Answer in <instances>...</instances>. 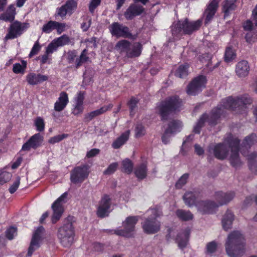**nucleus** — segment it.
<instances>
[{
	"instance_id": "nucleus-49",
	"label": "nucleus",
	"mask_w": 257,
	"mask_h": 257,
	"mask_svg": "<svg viewBox=\"0 0 257 257\" xmlns=\"http://www.w3.org/2000/svg\"><path fill=\"white\" fill-rule=\"evenodd\" d=\"M12 177V174L7 171H3L0 174V184H3L9 181Z\"/></svg>"
},
{
	"instance_id": "nucleus-14",
	"label": "nucleus",
	"mask_w": 257,
	"mask_h": 257,
	"mask_svg": "<svg viewBox=\"0 0 257 257\" xmlns=\"http://www.w3.org/2000/svg\"><path fill=\"white\" fill-rule=\"evenodd\" d=\"M68 195L67 192L64 193L52 204V208L53 214L52 216V222L56 223L61 218L63 212V204L65 202V199Z\"/></svg>"
},
{
	"instance_id": "nucleus-15",
	"label": "nucleus",
	"mask_w": 257,
	"mask_h": 257,
	"mask_svg": "<svg viewBox=\"0 0 257 257\" xmlns=\"http://www.w3.org/2000/svg\"><path fill=\"white\" fill-rule=\"evenodd\" d=\"M77 8V3L75 0H68L65 4L56 10L55 17L65 18L66 15H71Z\"/></svg>"
},
{
	"instance_id": "nucleus-16",
	"label": "nucleus",
	"mask_w": 257,
	"mask_h": 257,
	"mask_svg": "<svg viewBox=\"0 0 257 257\" xmlns=\"http://www.w3.org/2000/svg\"><path fill=\"white\" fill-rule=\"evenodd\" d=\"M206 77L201 75L194 78L187 86V93L189 95H195L205 86Z\"/></svg>"
},
{
	"instance_id": "nucleus-48",
	"label": "nucleus",
	"mask_w": 257,
	"mask_h": 257,
	"mask_svg": "<svg viewBox=\"0 0 257 257\" xmlns=\"http://www.w3.org/2000/svg\"><path fill=\"white\" fill-rule=\"evenodd\" d=\"M68 137V135L66 134H63L61 135H58L53 137L51 138L48 140V143L51 144H54L55 143H59L63 140L67 138Z\"/></svg>"
},
{
	"instance_id": "nucleus-3",
	"label": "nucleus",
	"mask_w": 257,
	"mask_h": 257,
	"mask_svg": "<svg viewBox=\"0 0 257 257\" xmlns=\"http://www.w3.org/2000/svg\"><path fill=\"white\" fill-rule=\"evenodd\" d=\"M225 250L229 257H240L244 251V238L238 231H233L227 237Z\"/></svg>"
},
{
	"instance_id": "nucleus-8",
	"label": "nucleus",
	"mask_w": 257,
	"mask_h": 257,
	"mask_svg": "<svg viewBox=\"0 0 257 257\" xmlns=\"http://www.w3.org/2000/svg\"><path fill=\"white\" fill-rule=\"evenodd\" d=\"M181 103V100L177 96L170 97L162 101L158 106L162 119H167L170 114L178 110Z\"/></svg>"
},
{
	"instance_id": "nucleus-53",
	"label": "nucleus",
	"mask_w": 257,
	"mask_h": 257,
	"mask_svg": "<svg viewBox=\"0 0 257 257\" xmlns=\"http://www.w3.org/2000/svg\"><path fill=\"white\" fill-rule=\"evenodd\" d=\"M135 133L137 138H140L144 136L146 134L144 127L141 124H137L135 128Z\"/></svg>"
},
{
	"instance_id": "nucleus-42",
	"label": "nucleus",
	"mask_w": 257,
	"mask_h": 257,
	"mask_svg": "<svg viewBox=\"0 0 257 257\" xmlns=\"http://www.w3.org/2000/svg\"><path fill=\"white\" fill-rule=\"evenodd\" d=\"M56 21H49L48 23L44 24L42 28V32L46 34H49L53 30H55Z\"/></svg>"
},
{
	"instance_id": "nucleus-52",
	"label": "nucleus",
	"mask_w": 257,
	"mask_h": 257,
	"mask_svg": "<svg viewBox=\"0 0 257 257\" xmlns=\"http://www.w3.org/2000/svg\"><path fill=\"white\" fill-rule=\"evenodd\" d=\"M67 28L68 26L65 23H60L56 21L55 30H56L58 34H62Z\"/></svg>"
},
{
	"instance_id": "nucleus-44",
	"label": "nucleus",
	"mask_w": 257,
	"mask_h": 257,
	"mask_svg": "<svg viewBox=\"0 0 257 257\" xmlns=\"http://www.w3.org/2000/svg\"><path fill=\"white\" fill-rule=\"evenodd\" d=\"M235 57L236 54L234 50L230 47H227L224 55V60L226 62H229L234 59Z\"/></svg>"
},
{
	"instance_id": "nucleus-58",
	"label": "nucleus",
	"mask_w": 257,
	"mask_h": 257,
	"mask_svg": "<svg viewBox=\"0 0 257 257\" xmlns=\"http://www.w3.org/2000/svg\"><path fill=\"white\" fill-rule=\"evenodd\" d=\"M101 0H91L89 5V11L93 14L95 9L100 4Z\"/></svg>"
},
{
	"instance_id": "nucleus-28",
	"label": "nucleus",
	"mask_w": 257,
	"mask_h": 257,
	"mask_svg": "<svg viewBox=\"0 0 257 257\" xmlns=\"http://www.w3.org/2000/svg\"><path fill=\"white\" fill-rule=\"evenodd\" d=\"M234 197V193L233 192L224 193L218 192L215 193V198L217 202L218 206L225 204L230 201Z\"/></svg>"
},
{
	"instance_id": "nucleus-34",
	"label": "nucleus",
	"mask_w": 257,
	"mask_h": 257,
	"mask_svg": "<svg viewBox=\"0 0 257 257\" xmlns=\"http://www.w3.org/2000/svg\"><path fill=\"white\" fill-rule=\"evenodd\" d=\"M147 166L145 163L137 166L134 170L136 177L140 180H143L147 177Z\"/></svg>"
},
{
	"instance_id": "nucleus-18",
	"label": "nucleus",
	"mask_w": 257,
	"mask_h": 257,
	"mask_svg": "<svg viewBox=\"0 0 257 257\" xmlns=\"http://www.w3.org/2000/svg\"><path fill=\"white\" fill-rule=\"evenodd\" d=\"M43 140L44 138L40 134H36L23 145L21 150L29 151L32 148L36 149L41 145Z\"/></svg>"
},
{
	"instance_id": "nucleus-33",
	"label": "nucleus",
	"mask_w": 257,
	"mask_h": 257,
	"mask_svg": "<svg viewBox=\"0 0 257 257\" xmlns=\"http://www.w3.org/2000/svg\"><path fill=\"white\" fill-rule=\"evenodd\" d=\"M130 131L129 130L125 132L117 138L112 144V147L115 149H119L124 145L129 138Z\"/></svg>"
},
{
	"instance_id": "nucleus-10",
	"label": "nucleus",
	"mask_w": 257,
	"mask_h": 257,
	"mask_svg": "<svg viewBox=\"0 0 257 257\" xmlns=\"http://www.w3.org/2000/svg\"><path fill=\"white\" fill-rule=\"evenodd\" d=\"M89 166L82 165L76 166L70 172V180L74 184H80L86 180L89 175Z\"/></svg>"
},
{
	"instance_id": "nucleus-56",
	"label": "nucleus",
	"mask_w": 257,
	"mask_h": 257,
	"mask_svg": "<svg viewBox=\"0 0 257 257\" xmlns=\"http://www.w3.org/2000/svg\"><path fill=\"white\" fill-rule=\"evenodd\" d=\"M58 47L53 40L47 47L46 50V53L51 54L54 52L56 51Z\"/></svg>"
},
{
	"instance_id": "nucleus-23",
	"label": "nucleus",
	"mask_w": 257,
	"mask_h": 257,
	"mask_svg": "<svg viewBox=\"0 0 257 257\" xmlns=\"http://www.w3.org/2000/svg\"><path fill=\"white\" fill-rule=\"evenodd\" d=\"M218 3L216 0H212L207 5L204 12L205 25H207L210 22L213 18L216 12Z\"/></svg>"
},
{
	"instance_id": "nucleus-59",
	"label": "nucleus",
	"mask_w": 257,
	"mask_h": 257,
	"mask_svg": "<svg viewBox=\"0 0 257 257\" xmlns=\"http://www.w3.org/2000/svg\"><path fill=\"white\" fill-rule=\"evenodd\" d=\"M217 244L215 241H211L206 245L207 252L209 254L214 252L216 249Z\"/></svg>"
},
{
	"instance_id": "nucleus-61",
	"label": "nucleus",
	"mask_w": 257,
	"mask_h": 257,
	"mask_svg": "<svg viewBox=\"0 0 257 257\" xmlns=\"http://www.w3.org/2000/svg\"><path fill=\"white\" fill-rule=\"evenodd\" d=\"M50 54L46 53V51L45 52V53L41 57H39L38 58L40 60L41 64H44L46 63H48L50 64L51 59L49 57V55Z\"/></svg>"
},
{
	"instance_id": "nucleus-60",
	"label": "nucleus",
	"mask_w": 257,
	"mask_h": 257,
	"mask_svg": "<svg viewBox=\"0 0 257 257\" xmlns=\"http://www.w3.org/2000/svg\"><path fill=\"white\" fill-rule=\"evenodd\" d=\"M255 27L254 22L250 20H247L243 25V27L245 31H251Z\"/></svg>"
},
{
	"instance_id": "nucleus-21",
	"label": "nucleus",
	"mask_w": 257,
	"mask_h": 257,
	"mask_svg": "<svg viewBox=\"0 0 257 257\" xmlns=\"http://www.w3.org/2000/svg\"><path fill=\"white\" fill-rule=\"evenodd\" d=\"M44 230V228L42 226L38 227L35 230L29 247L28 256H31L33 252L39 247V240L41 238V235Z\"/></svg>"
},
{
	"instance_id": "nucleus-1",
	"label": "nucleus",
	"mask_w": 257,
	"mask_h": 257,
	"mask_svg": "<svg viewBox=\"0 0 257 257\" xmlns=\"http://www.w3.org/2000/svg\"><path fill=\"white\" fill-rule=\"evenodd\" d=\"M252 103L251 98L247 94L234 97L229 96L223 99L220 104L212 110L209 115L207 114L202 115L194 127L193 132L199 134L201 128L207 119L210 124H215L218 118L224 112V109H229L236 114H246L247 105Z\"/></svg>"
},
{
	"instance_id": "nucleus-4",
	"label": "nucleus",
	"mask_w": 257,
	"mask_h": 257,
	"mask_svg": "<svg viewBox=\"0 0 257 257\" xmlns=\"http://www.w3.org/2000/svg\"><path fill=\"white\" fill-rule=\"evenodd\" d=\"M73 219V217L70 216L65 218L58 230L57 237L60 243L65 247H70L74 242L75 234Z\"/></svg>"
},
{
	"instance_id": "nucleus-30",
	"label": "nucleus",
	"mask_w": 257,
	"mask_h": 257,
	"mask_svg": "<svg viewBox=\"0 0 257 257\" xmlns=\"http://www.w3.org/2000/svg\"><path fill=\"white\" fill-rule=\"evenodd\" d=\"M190 234V230L186 229L180 232L176 238V242L178 243V246L183 248L187 245Z\"/></svg>"
},
{
	"instance_id": "nucleus-22",
	"label": "nucleus",
	"mask_w": 257,
	"mask_h": 257,
	"mask_svg": "<svg viewBox=\"0 0 257 257\" xmlns=\"http://www.w3.org/2000/svg\"><path fill=\"white\" fill-rule=\"evenodd\" d=\"M240 151L243 156L246 158L248 161V166L251 171L255 174L257 173V152L254 151L249 153L247 150L244 151L240 149Z\"/></svg>"
},
{
	"instance_id": "nucleus-2",
	"label": "nucleus",
	"mask_w": 257,
	"mask_h": 257,
	"mask_svg": "<svg viewBox=\"0 0 257 257\" xmlns=\"http://www.w3.org/2000/svg\"><path fill=\"white\" fill-rule=\"evenodd\" d=\"M240 141L229 134L224 138L223 142L215 145L213 148H209L213 151L214 156L218 159H225L228 154L229 149L230 150L229 161L231 165L237 168L241 165V162L239 157V144Z\"/></svg>"
},
{
	"instance_id": "nucleus-17",
	"label": "nucleus",
	"mask_w": 257,
	"mask_h": 257,
	"mask_svg": "<svg viewBox=\"0 0 257 257\" xmlns=\"http://www.w3.org/2000/svg\"><path fill=\"white\" fill-rule=\"evenodd\" d=\"M110 205L111 199L110 197L106 194L104 195L100 201L97 209V214L98 216L103 218L107 216L109 213Z\"/></svg>"
},
{
	"instance_id": "nucleus-47",
	"label": "nucleus",
	"mask_w": 257,
	"mask_h": 257,
	"mask_svg": "<svg viewBox=\"0 0 257 257\" xmlns=\"http://www.w3.org/2000/svg\"><path fill=\"white\" fill-rule=\"evenodd\" d=\"M189 178V174L185 173L183 174L178 180L175 184L176 188L177 189L181 188L187 182Z\"/></svg>"
},
{
	"instance_id": "nucleus-27",
	"label": "nucleus",
	"mask_w": 257,
	"mask_h": 257,
	"mask_svg": "<svg viewBox=\"0 0 257 257\" xmlns=\"http://www.w3.org/2000/svg\"><path fill=\"white\" fill-rule=\"evenodd\" d=\"M250 67L247 61L242 60L236 65L235 73L238 77L243 78L247 76L249 72Z\"/></svg>"
},
{
	"instance_id": "nucleus-54",
	"label": "nucleus",
	"mask_w": 257,
	"mask_h": 257,
	"mask_svg": "<svg viewBox=\"0 0 257 257\" xmlns=\"http://www.w3.org/2000/svg\"><path fill=\"white\" fill-rule=\"evenodd\" d=\"M17 234V229L16 227H11L6 231V236L9 239H12Z\"/></svg>"
},
{
	"instance_id": "nucleus-11",
	"label": "nucleus",
	"mask_w": 257,
	"mask_h": 257,
	"mask_svg": "<svg viewBox=\"0 0 257 257\" xmlns=\"http://www.w3.org/2000/svg\"><path fill=\"white\" fill-rule=\"evenodd\" d=\"M139 219L138 216H130L127 217L123 222V229L114 230V233L120 236L131 237L135 231V225Z\"/></svg>"
},
{
	"instance_id": "nucleus-5",
	"label": "nucleus",
	"mask_w": 257,
	"mask_h": 257,
	"mask_svg": "<svg viewBox=\"0 0 257 257\" xmlns=\"http://www.w3.org/2000/svg\"><path fill=\"white\" fill-rule=\"evenodd\" d=\"M142 45L139 42L132 43L126 40L118 41L114 47L115 50L121 56L126 58L138 57L141 54Z\"/></svg>"
},
{
	"instance_id": "nucleus-41",
	"label": "nucleus",
	"mask_w": 257,
	"mask_h": 257,
	"mask_svg": "<svg viewBox=\"0 0 257 257\" xmlns=\"http://www.w3.org/2000/svg\"><path fill=\"white\" fill-rule=\"evenodd\" d=\"M181 125V122L180 121L172 120L169 123L168 127L166 130V133L172 134L176 132Z\"/></svg>"
},
{
	"instance_id": "nucleus-50",
	"label": "nucleus",
	"mask_w": 257,
	"mask_h": 257,
	"mask_svg": "<svg viewBox=\"0 0 257 257\" xmlns=\"http://www.w3.org/2000/svg\"><path fill=\"white\" fill-rule=\"evenodd\" d=\"M118 166V164L116 162L111 163L104 171L103 174L105 175H110L113 174L116 170Z\"/></svg>"
},
{
	"instance_id": "nucleus-7",
	"label": "nucleus",
	"mask_w": 257,
	"mask_h": 257,
	"mask_svg": "<svg viewBox=\"0 0 257 257\" xmlns=\"http://www.w3.org/2000/svg\"><path fill=\"white\" fill-rule=\"evenodd\" d=\"M202 21L200 19L195 21H189L187 19L183 21H179L173 23L172 26V32L174 36L184 34H191L198 30L201 26Z\"/></svg>"
},
{
	"instance_id": "nucleus-37",
	"label": "nucleus",
	"mask_w": 257,
	"mask_h": 257,
	"mask_svg": "<svg viewBox=\"0 0 257 257\" xmlns=\"http://www.w3.org/2000/svg\"><path fill=\"white\" fill-rule=\"evenodd\" d=\"M257 142V137L255 134H251L250 135L246 137L242 143V146L241 149H247L248 148L250 147L251 146L253 145ZM240 148H239V150Z\"/></svg>"
},
{
	"instance_id": "nucleus-12",
	"label": "nucleus",
	"mask_w": 257,
	"mask_h": 257,
	"mask_svg": "<svg viewBox=\"0 0 257 257\" xmlns=\"http://www.w3.org/2000/svg\"><path fill=\"white\" fill-rule=\"evenodd\" d=\"M109 30L112 36L117 38H134L129 28L119 23H112L109 27Z\"/></svg>"
},
{
	"instance_id": "nucleus-38",
	"label": "nucleus",
	"mask_w": 257,
	"mask_h": 257,
	"mask_svg": "<svg viewBox=\"0 0 257 257\" xmlns=\"http://www.w3.org/2000/svg\"><path fill=\"white\" fill-rule=\"evenodd\" d=\"M176 214L179 219L183 221L192 220L193 218V215L190 211L178 209L176 212Z\"/></svg>"
},
{
	"instance_id": "nucleus-62",
	"label": "nucleus",
	"mask_w": 257,
	"mask_h": 257,
	"mask_svg": "<svg viewBox=\"0 0 257 257\" xmlns=\"http://www.w3.org/2000/svg\"><path fill=\"white\" fill-rule=\"evenodd\" d=\"M87 20H88L87 22H83L81 25V28L84 32L87 31L89 29L91 24V18L87 17Z\"/></svg>"
},
{
	"instance_id": "nucleus-26",
	"label": "nucleus",
	"mask_w": 257,
	"mask_h": 257,
	"mask_svg": "<svg viewBox=\"0 0 257 257\" xmlns=\"http://www.w3.org/2000/svg\"><path fill=\"white\" fill-rule=\"evenodd\" d=\"M68 102V94L64 91H62L60 93L59 97L54 103V109L56 111H61L65 109Z\"/></svg>"
},
{
	"instance_id": "nucleus-36",
	"label": "nucleus",
	"mask_w": 257,
	"mask_h": 257,
	"mask_svg": "<svg viewBox=\"0 0 257 257\" xmlns=\"http://www.w3.org/2000/svg\"><path fill=\"white\" fill-rule=\"evenodd\" d=\"M197 194L195 192H188L186 193L183 196V200L185 203L189 207L192 206L196 203L197 199Z\"/></svg>"
},
{
	"instance_id": "nucleus-13",
	"label": "nucleus",
	"mask_w": 257,
	"mask_h": 257,
	"mask_svg": "<svg viewBox=\"0 0 257 257\" xmlns=\"http://www.w3.org/2000/svg\"><path fill=\"white\" fill-rule=\"evenodd\" d=\"M67 59L69 64L75 62L76 68H79L83 64L89 61L88 52L86 49L82 51L79 57H77V52L76 50L69 51L67 53Z\"/></svg>"
},
{
	"instance_id": "nucleus-40",
	"label": "nucleus",
	"mask_w": 257,
	"mask_h": 257,
	"mask_svg": "<svg viewBox=\"0 0 257 257\" xmlns=\"http://www.w3.org/2000/svg\"><path fill=\"white\" fill-rule=\"evenodd\" d=\"M122 171L128 174L132 172L134 164L132 161L129 159H125L122 161Z\"/></svg>"
},
{
	"instance_id": "nucleus-46",
	"label": "nucleus",
	"mask_w": 257,
	"mask_h": 257,
	"mask_svg": "<svg viewBox=\"0 0 257 257\" xmlns=\"http://www.w3.org/2000/svg\"><path fill=\"white\" fill-rule=\"evenodd\" d=\"M35 126L39 132H42L45 129L44 120L41 117H37L34 121Z\"/></svg>"
},
{
	"instance_id": "nucleus-51",
	"label": "nucleus",
	"mask_w": 257,
	"mask_h": 257,
	"mask_svg": "<svg viewBox=\"0 0 257 257\" xmlns=\"http://www.w3.org/2000/svg\"><path fill=\"white\" fill-rule=\"evenodd\" d=\"M138 102V100L135 97H133L131 98L130 100L128 102V105L130 109L131 115H134L135 112L134 111L137 107V104Z\"/></svg>"
},
{
	"instance_id": "nucleus-19",
	"label": "nucleus",
	"mask_w": 257,
	"mask_h": 257,
	"mask_svg": "<svg viewBox=\"0 0 257 257\" xmlns=\"http://www.w3.org/2000/svg\"><path fill=\"white\" fill-rule=\"evenodd\" d=\"M198 210L202 214H210L214 213L218 207V204L212 201H201L196 204Z\"/></svg>"
},
{
	"instance_id": "nucleus-25",
	"label": "nucleus",
	"mask_w": 257,
	"mask_h": 257,
	"mask_svg": "<svg viewBox=\"0 0 257 257\" xmlns=\"http://www.w3.org/2000/svg\"><path fill=\"white\" fill-rule=\"evenodd\" d=\"M143 6L133 4L125 12L124 15L127 20H132L135 17L141 15L144 11Z\"/></svg>"
},
{
	"instance_id": "nucleus-45",
	"label": "nucleus",
	"mask_w": 257,
	"mask_h": 257,
	"mask_svg": "<svg viewBox=\"0 0 257 257\" xmlns=\"http://www.w3.org/2000/svg\"><path fill=\"white\" fill-rule=\"evenodd\" d=\"M188 65H180L175 72V75L179 78H184L188 75Z\"/></svg>"
},
{
	"instance_id": "nucleus-9",
	"label": "nucleus",
	"mask_w": 257,
	"mask_h": 257,
	"mask_svg": "<svg viewBox=\"0 0 257 257\" xmlns=\"http://www.w3.org/2000/svg\"><path fill=\"white\" fill-rule=\"evenodd\" d=\"M29 27V24L15 21L12 23L8 30L5 40H12L20 37Z\"/></svg>"
},
{
	"instance_id": "nucleus-57",
	"label": "nucleus",
	"mask_w": 257,
	"mask_h": 257,
	"mask_svg": "<svg viewBox=\"0 0 257 257\" xmlns=\"http://www.w3.org/2000/svg\"><path fill=\"white\" fill-rule=\"evenodd\" d=\"M41 46L38 41H37L33 46L31 51L29 55V57L31 58L38 53L40 50Z\"/></svg>"
},
{
	"instance_id": "nucleus-24",
	"label": "nucleus",
	"mask_w": 257,
	"mask_h": 257,
	"mask_svg": "<svg viewBox=\"0 0 257 257\" xmlns=\"http://www.w3.org/2000/svg\"><path fill=\"white\" fill-rule=\"evenodd\" d=\"M48 79V76L41 74L31 72L26 76V81L29 84L31 85H36L39 83L47 81Z\"/></svg>"
},
{
	"instance_id": "nucleus-29",
	"label": "nucleus",
	"mask_w": 257,
	"mask_h": 257,
	"mask_svg": "<svg viewBox=\"0 0 257 257\" xmlns=\"http://www.w3.org/2000/svg\"><path fill=\"white\" fill-rule=\"evenodd\" d=\"M234 219V215L229 210H227L222 217L221 223L223 228L227 231L230 229Z\"/></svg>"
},
{
	"instance_id": "nucleus-64",
	"label": "nucleus",
	"mask_w": 257,
	"mask_h": 257,
	"mask_svg": "<svg viewBox=\"0 0 257 257\" xmlns=\"http://www.w3.org/2000/svg\"><path fill=\"white\" fill-rule=\"evenodd\" d=\"M93 248L95 251H102L104 248V245L101 243L95 242L93 244Z\"/></svg>"
},
{
	"instance_id": "nucleus-39",
	"label": "nucleus",
	"mask_w": 257,
	"mask_h": 257,
	"mask_svg": "<svg viewBox=\"0 0 257 257\" xmlns=\"http://www.w3.org/2000/svg\"><path fill=\"white\" fill-rule=\"evenodd\" d=\"M20 63H15L13 65V71L15 74H24L27 68V62L25 60H22Z\"/></svg>"
},
{
	"instance_id": "nucleus-35",
	"label": "nucleus",
	"mask_w": 257,
	"mask_h": 257,
	"mask_svg": "<svg viewBox=\"0 0 257 257\" xmlns=\"http://www.w3.org/2000/svg\"><path fill=\"white\" fill-rule=\"evenodd\" d=\"M236 0H226L222 3V11L225 17L228 16L229 13L235 10L237 7Z\"/></svg>"
},
{
	"instance_id": "nucleus-32",
	"label": "nucleus",
	"mask_w": 257,
	"mask_h": 257,
	"mask_svg": "<svg viewBox=\"0 0 257 257\" xmlns=\"http://www.w3.org/2000/svg\"><path fill=\"white\" fill-rule=\"evenodd\" d=\"M113 107L112 104H109L108 105H104L101 107L100 109L91 111L85 115V119L87 121H90L94 117L103 114L108 110L111 109Z\"/></svg>"
},
{
	"instance_id": "nucleus-20",
	"label": "nucleus",
	"mask_w": 257,
	"mask_h": 257,
	"mask_svg": "<svg viewBox=\"0 0 257 257\" xmlns=\"http://www.w3.org/2000/svg\"><path fill=\"white\" fill-rule=\"evenodd\" d=\"M85 92L84 91H79L74 98V104L72 110V113L74 115H78L81 114L84 110L83 102Z\"/></svg>"
},
{
	"instance_id": "nucleus-31",
	"label": "nucleus",
	"mask_w": 257,
	"mask_h": 257,
	"mask_svg": "<svg viewBox=\"0 0 257 257\" xmlns=\"http://www.w3.org/2000/svg\"><path fill=\"white\" fill-rule=\"evenodd\" d=\"M16 15V8L14 5H10L5 13L0 15V20L5 22H12Z\"/></svg>"
},
{
	"instance_id": "nucleus-6",
	"label": "nucleus",
	"mask_w": 257,
	"mask_h": 257,
	"mask_svg": "<svg viewBox=\"0 0 257 257\" xmlns=\"http://www.w3.org/2000/svg\"><path fill=\"white\" fill-rule=\"evenodd\" d=\"M149 216L142 223L144 231L147 234H155L161 228V222L157 219L162 215L161 210L157 208H150L147 211Z\"/></svg>"
},
{
	"instance_id": "nucleus-55",
	"label": "nucleus",
	"mask_w": 257,
	"mask_h": 257,
	"mask_svg": "<svg viewBox=\"0 0 257 257\" xmlns=\"http://www.w3.org/2000/svg\"><path fill=\"white\" fill-rule=\"evenodd\" d=\"M21 178L19 176H17L16 180L14 182L13 184L9 188V192L11 194L14 193L17 189L18 188L20 184Z\"/></svg>"
},
{
	"instance_id": "nucleus-63",
	"label": "nucleus",
	"mask_w": 257,
	"mask_h": 257,
	"mask_svg": "<svg viewBox=\"0 0 257 257\" xmlns=\"http://www.w3.org/2000/svg\"><path fill=\"white\" fill-rule=\"evenodd\" d=\"M100 152V150L98 149H92L89 151L87 152L86 154V157L90 158L96 156Z\"/></svg>"
},
{
	"instance_id": "nucleus-43",
	"label": "nucleus",
	"mask_w": 257,
	"mask_h": 257,
	"mask_svg": "<svg viewBox=\"0 0 257 257\" xmlns=\"http://www.w3.org/2000/svg\"><path fill=\"white\" fill-rule=\"evenodd\" d=\"M54 41L59 47L68 45L70 42V39L67 35L64 34L60 37L54 39Z\"/></svg>"
}]
</instances>
